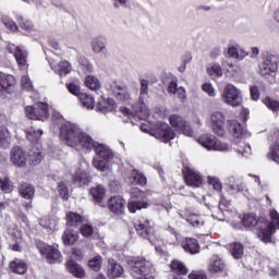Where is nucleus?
Here are the masks:
<instances>
[{"instance_id": "bf43d9fd", "label": "nucleus", "mask_w": 279, "mask_h": 279, "mask_svg": "<svg viewBox=\"0 0 279 279\" xmlns=\"http://www.w3.org/2000/svg\"><path fill=\"white\" fill-rule=\"evenodd\" d=\"M250 93H251V99L253 101H258L260 99V89H258V86H251L250 87Z\"/></svg>"}, {"instance_id": "774afa93", "label": "nucleus", "mask_w": 279, "mask_h": 279, "mask_svg": "<svg viewBox=\"0 0 279 279\" xmlns=\"http://www.w3.org/2000/svg\"><path fill=\"white\" fill-rule=\"evenodd\" d=\"M190 279H208V277L202 272H192L189 275Z\"/></svg>"}, {"instance_id": "5701e85b", "label": "nucleus", "mask_w": 279, "mask_h": 279, "mask_svg": "<svg viewBox=\"0 0 279 279\" xmlns=\"http://www.w3.org/2000/svg\"><path fill=\"white\" fill-rule=\"evenodd\" d=\"M111 90L120 101H128L130 99V93L125 89V85H119V83L113 82Z\"/></svg>"}, {"instance_id": "20e7f679", "label": "nucleus", "mask_w": 279, "mask_h": 279, "mask_svg": "<svg viewBox=\"0 0 279 279\" xmlns=\"http://www.w3.org/2000/svg\"><path fill=\"white\" fill-rule=\"evenodd\" d=\"M141 130L150 136H155L161 143H169L175 138V131L166 122H156L151 128L147 124H142Z\"/></svg>"}, {"instance_id": "1a4fd4ad", "label": "nucleus", "mask_w": 279, "mask_h": 279, "mask_svg": "<svg viewBox=\"0 0 279 279\" xmlns=\"http://www.w3.org/2000/svg\"><path fill=\"white\" fill-rule=\"evenodd\" d=\"M222 101L227 104V106H232V108H236L243 102V97L241 96V90L232 84H228L225 86L222 92Z\"/></svg>"}, {"instance_id": "393cba45", "label": "nucleus", "mask_w": 279, "mask_h": 279, "mask_svg": "<svg viewBox=\"0 0 279 279\" xmlns=\"http://www.w3.org/2000/svg\"><path fill=\"white\" fill-rule=\"evenodd\" d=\"M228 130L234 138H241L243 136V126L236 120L227 121Z\"/></svg>"}, {"instance_id": "f257e3e1", "label": "nucleus", "mask_w": 279, "mask_h": 279, "mask_svg": "<svg viewBox=\"0 0 279 279\" xmlns=\"http://www.w3.org/2000/svg\"><path fill=\"white\" fill-rule=\"evenodd\" d=\"M60 136L69 147L82 149L83 151H90L97 144L90 135L82 132V129H80L77 124H73L71 122L61 126Z\"/></svg>"}, {"instance_id": "5fc2aeb1", "label": "nucleus", "mask_w": 279, "mask_h": 279, "mask_svg": "<svg viewBox=\"0 0 279 279\" xmlns=\"http://www.w3.org/2000/svg\"><path fill=\"white\" fill-rule=\"evenodd\" d=\"M81 234L83 236H85L86 239L93 236V232H95V230L93 229V226L90 225H83L81 228Z\"/></svg>"}, {"instance_id": "0eeeda50", "label": "nucleus", "mask_w": 279, "mask_h": 279, "mask_svg": "<svg viewBox=\"0 0 279 279\" xmlns=\"http://www.w3.org/2000/svg\"><path fill=\"white\" fill-rule=\"evenodd\" d=\"M134 228L142 239H147L151 245H156V235H154V228H151V222L146 218H141L135 220Z\"/></svg>"}, {"instance_id": "37998d69", "label": "nucleus", "mask_w": 279, "mask_h": 279, "mask_svg": "<svg viewBox=\"0 0 279 279\" xmlns=\"http://www.w3.org/2000/svg\"><path fill=\"white\" fill-rule=\"evenodd\" d=\"M108 160L100 157H96L93 160V166L98 169V171H108Z\"/></svg>"}, {"instance_id": "603ef678", "label": "nucleus", "mask_w": 279, "mask_h": 279, "mask_svg": "<svg viewBox=\"0 0 279 279\" xmlns=\"http://www.w3.org/2000/svg\"><path fill=\"white\" fill-rule=\"evenodd\" d=\"M130 195L132 199H145V192L141 191L138 187H132L130 190Z\"/></svg>"}, {"instance_id": "0e129e2a", "label": "nucleus", "mask_w": 279, "mask_h": 279, "mask_svg": "<svg viewBox=\"0 0 279 279\" xmlns=\"http://www.w3.org/2000/svg\"><path fill=\"white\" fill-rule=\"evenodd\" d=\"M203 90H204V93H207V95H209V97H215V88L213 87V85L210 83L203 84Z\"/></svg>"}, {"instance_id": "7ed1b4c3", "label": "nucleus", "mask_w": 279, "mask_h": 279, "mask_svg": "<svg viewBox=\"0 0 279 279\" xmlns=\"http://www.w3.org/2000/svg\"><path fill=\"white\" fill-rule=\"evenodd\" d=\"M148 97L149 81L142 78L138 105L135 107L134 112L130 110L128 107H122L121 112H123V114H133V117H137V119H147L149 117V108L147 107Z\"/></svg>"}, {"instance_id": "338daca9", "label": "nucleus", "mask_w": 279, "mask_h": 279, "mask_svg": "<svg viewBox=\"0 0 279 279\" xmlns=\"http://www.w3.org/2000/svg\"><path fill=\"white\" fill-rule=\"evenodd\" d=\"M191 60H193V54L191 52H185L182 57L183 71H184V69H186V64H189V62H191Z\"/></svg>"}, {"instance_id": "052dcab7", "label": "nucleus", "mask_w": 279, "mask_h": 279, "mask_svg": "<svg viewBox=\"0 0 279 279\" xmlns=\"http://www.w3.org/2000/svg\"><path fill=\"white\" fill-rule=\"evenodd\" d=\"M207 182L215 191H221V182L216 177H208Z\"/></svg>"}, {"instance_id": "ddd939ff", "label": "nucleus", "mask_w": 279, "mask_h": 279, "mask_svg": "<svg viewBox=\"0 0 279 279\" xmlns=\"http://www.w3.org/2000/svg\"><path fill=\"white\" fill-rule=\"evenodd\" d=\"M44 52L46 53V59L48 60V63L52 71H73V66L71 65V62L66 60L56 61V59H52L51 57H49V53H51V51L45 48H44Z\"/></svg>"}, {"instance_id": "f3484780", "label": "nucleus", "mask_w": 279, "mask_h": 279, "mask_svg": "<svg viewBox=\"0 0 279 279\" xmlns=\"http://www.w3.org/2000/svg\"><path fill=\"white\" fill-rule=\"evenodd\" d=\"M123 276V266L114 259H109L107 267V277L110 279L121 278Z\"/></svg>"}, {"instance_id": "b1692460", "label": "nucleus", "mask_w": 279, "mask_h": 279, "mask_svg": "<svg viewBox=\"0 0 279 279\" xmlns=\"http://www.w3.org/2000/svg\"><path fill=\"white\" fill-rule=\"evenodd\" d=\"M92 49L94 53H108V41L104 37H98L92 40Z\"/></svg>"}, {"instance_id": "bb28decb", "label": "nucleus", "mask_w": 279, "mask_h": 279, "mask_svg": "<svg viewBox=\"0 0 279 279\" xmlns=\"http://www.w3.org/2000/svg\"><path fill=\"white\" fill-rule=\"evenodd\" d=\"M11 142L12 135L10 134L8 128L0 126V147L2 149H8V147H10Z\"/></svg>"}, {"instance_id": "dca6fc26", "label": "nucleus", "mask_w": 279, "mask_h": 279, "mask_svg": "<svg viewBox=\"0 0 279 279\" xmlns=\"http://www.w3.org/2000/svg\"><path fill=\"white\" fill-rule=\"evenodd\" d=\"M208 271L210 274H222V276L226 278L228 276V272H226V264L219 256L215 255L211 257L209 265H208Z\"/></svg>"}, {"instance_id": "a211bd4d", "label": "nucleus", "mask_w": 279, "mask_h": 279, "mask_svg": "<svg viewBox=\"0 0 279 279\" xmlns=\"http://www.w3.org/2000/svg\"><path fill=\"white\" fill-rule=\"evenodd\" d=\"M27 50L16 47L14 58L21 71H27V69H29V64H27Z\"/></svg>"}, {"instance_id": "6e6552de", "label": "nucleus", "mask_w": 279, "mask_h": 279, "mask_svg": "<svg viewBox=\"0 0 279 279\" xmlns=\"http://www.w3.org/2000/svg\"><path fill=\"white\" fill-rule=\"evenodd\" d=\"M48 108L49 106L47 105V102H38L35 105V107L26 106L24 110L27 119L46 121V119H49Z\"/></svg>"}, {"instance_id": "423d86ee", "label": "nucleus", "mask_w": 279, "mask_h": 279, "mask_svg": "<svg viewBox=\"0 0 279 279\" xmlns=\"http://www.w3.org/2000/svg\"><path fill=\"white\" fill-rule=\"evenodd\" d=\"M197 143L208 151H230L231 147L228 143L217 140L215 135L204 134L197 138Z\"/></svg>"}, {"instance_id": "864d4df0", "label": "nucleus", "mask_w": 279, "mask_h": 279, "mask_svg": "<svg viewBox=\"0 0 279 279\" xmlns=\"http://www.w3.org/2000/svg\"><path fill=\"white\" fill-rule=\"evenodd\" d=\"M3 25L7 27V29H10V32H19V26L16 23L8 17L2 19Z\"/></svg>"}, {"instance_id": "473e14b6", "label": "nucleus", "mask_w": 279, "mask_h": 279, "mask_svg": "<svg viewBox=\"0 0 279 279\" xmlns=\"http://www.w3.org/2000/svg\"><path fill=\"white\" fill-rule=\"evenodd\" d=\"M78 99L83 108H86L87 110H93V108H95V98H93V96L86 93H82L80 94Z\"/></svg>"}, {"instance_id": "c03bdc74", "label": "nucleus", "mask_w": 279, "mask_h": 279, "mask_svg": "<svg viewBox=\"0 0 279 279\" xmlns=\"http://www.w3.org/2000/svg\"><path fill=\"white\" fill-rule=\"evenodd\" d=\"M242 222L244 228H254V226L258 223V220H256V216H254V214H247L244 215Z\"/></svg>"}, {"instance_id": "8fccbe9b", "label": "nucleus", "mask_w": 279, "mask_h": 279, "mask_svg": "<svg viewBox=\"0 0 279 279\" xmlns=\"http://www.w3.org/2000/svg\"><path fill=\"white\" fill-rule=\"evenodd\" d=\"M186 222L191 223L193 228H199L204 225V219H202V217H199L198 215H192L186 218Z\"/></svg>"}, {"instance_id": "49530a36", "label": "nucleus", "mask_w": 279, "mask_h": 279, "mask_svg": "<svg viewBox=\"0 0 279 279\" xmlns=\"http://www.w3.org/2000/svg\"><path fill=\"white\" fill-rule=\"evenodd\" d=\"M0 189L3 193H12L14 191V185H12L10 178L0 179Z\"/></svg>"}, {"instance_id": "c85d7f7f", "label": "nucleus", "mask_w": 279, "mask_h": 279, "mask_svg": "<svg viewBox=\"0 0 279 279\" xmlns=\"http://www.w3.org/2000/svg\"><path fill=\"white\" fill-rule=\"evenodd\" d=\"M229 252H230L231 256H233V258H235V260L243 258V254H244L243 244H241L239 242L231 243L229 245Z\"/></svg>"}, {"instance_id": "9b49d317", "label": "nucleus", "mask_w": 279, "mask_h": 279, "mask_svg": "<svg viewBox=\"0 0 279 279\" xmlns=\"http://www.w3.org/2000/svg\"><path fill=\"white\" fill-rule=\"evenodd\" d=\"M278 54L265 50L262 52V62L259 63L260 71H278Z\"/></svg>"}, {"instance_id": "c9c22d12", "label": "nucleus", "mask_w": 279, "mask_h": 279, "mask_svg": "<svg viewBox=\"0 0 279 279\" xmlns=\"http://www.w3.org/2000/svg\"><path fill=\"white\" fill-rule=\"evenodd\" d=\"M64 245H73L77 241V232L66 229L62 235Z\"/></svg>"}, {"instance_id": "f704fd0d", "label": "nucleus", "mask_w": 279, "mask_h": 279, "mask_svg": "<svg viewBox=\"0 0 279 279\" xmlns=\"http://www.w3.org/2000/svg\"><path fill=\"white\" fill-rule=\"evenodd\" d=\"M170 269L172 271H175V274H179L180 276H186L189 274V269H186V266L182 264V262L174 259L170 264Z\"/></svg>"}, {"instance_id": "39448f33", "label": "nucleus", "mask_w": 279, "mask_h": 279, "mask_svg": "<svg viewBox=\"0 0 279 279\" xmlns=\"http://www.w3.org/2000/svg\"><path fill=\"white\" fill-rule=\"evenodd\" d=\"M129 271L133 279H151V263L147 259L138 258L129 262Z\"/></svg>"}, {"instance_id": "de8ad7c7", "label": "nucleus", "mask_w": 279, "mask_h": 279, "mask_svg": "<svg viewBox=\"0 0 279 279\" xmlns=\"http://www.w3.org/2000/svg\"><path fill=\"white\" fill-rule=\"evenodd\" d=\"M132 178L135 184H140L141 186H145V184H147V178L145 174L138 172L137 170L132 172Z\"/></svg>"}, {"instance_id": "79ce46f5", "label": "nucleus", "mask_w": 279, "mask_h": 279, "mask_svg": "<svg viewBox=\"0 0 279 279\" xmlns=\"http://www.w3.org/2000/svg\"><path fill=\"white\" fill-rule=\"evenodd\" d=\"M68 218V225L72 228H75L77 226H80V223H82V216H80L78 214L75 213H69L66 215Z\"/></svg>"}, {"instance_id": "e2e57ef3", "label": "nucleus", "mask_w": 279, "mask_h": 279, "mask_svg": "<svg viewBox=\"0 0 279 279\" xmlns=\"http://www.w3.org/2000/svg\"><path fill=\"white\" fill-rule=\"evenodd\" d=\"M179 132H182L185 136H193L195 132H193V129L191 128V124L189 122H185V125L179 130Z\"/></svg>"}, {"instance_id": "f8f14e48", "label": "nucleus", "mask_w": 279, "mask_h": 279, "mask_svg": "<svg viewBox=\"0 0 279 279\" xmlns=\"http://www.w3.org/2000/svg\"><path fill=\"white\" fill-rule=\"evenodd\" d=\"M210 124L213 132L217 134V136H223L226 134V117L220 111H214L210 114Z\"/></svg>"}, {"instance_id": "7c9ffc66", "label": "nucleus", "mask_w": 279, "mask_h": 279, "mask_svg": "<svg viewBox=\"0 0 279 279\" xmlns=\"http://www.w3.org/2000/svg\"><path fill=\"white\" fill-rule=\"evenodd\" d=\"M14 84H16V78H14L13 75L0 72V86L4 90H8V87L9 86H14Z\"/></svg>"}, {"instance_id": "680f3d73", "label": "nucleus", "mask_w": 279, "mask_h": 279, "mask_svg": "<svg viewBox=\"0 0 279 279\" xmlns=\"http://www.w3.org/2000/svg\"><path fill=\"white\" fill-rule=\"evenodd\" d=\"M22 86L26 90H34V85L32 84V80H29V76L27 75L22 76Z\"/></svg>"}, {"instance_id": "2f4dec72", "label": "nucleus", "mask_w": 279, "mask_h": 279, "mask_svg": "<svg viewBox=\"0 0 279 279\" xmlns=\"http://www.w3.org/2000/svg\"><path fill=\"white\" fill-rule=\"evenodd\" d=\"M43 136V130L32 126L26 131V138L31 143H38Z\"/></svg>"}, {"instance_id": "13d9d810", "label": "nucleus", "mask_w": 279, "mask_h": 279, "mask_svg": "<svg viewBox=\"0 0 279 279\" xmlns=\"http://www.w3.org/2000/svg\"><path fill=\"white\" fill-rule=\"evenodd\" d=\"M66 88L69 93H71V95H75L76 97H80V95H82V93H80L81 90L80 85L75 83L66 84Z\"/></svg>"}, {"instance_id": "a19ab883", "label": "nucleus", "mask_w": 279, "mask_h": 279, "mask_svg": "<svg viewBox=\"0 0 279 279\" xmlns=\"http://www.w3.org/2000/svg\"><path fill=\"white\" fill-rule=\"evenodd\" d=\"M148 204L147 202H141V201H131L128 204V208L130 213H136V210H143V208H147Z\"/></svg>"}, {"instance_id": "4468645a", "label": "nucleus", "mask_w": 279, "mask_h": 279, "mask_svg": "<svg viewBox=\"0 0 279 279\" xmlns=\"http://www.w3.org/2000/svg\"><path fill=\"white\" fill-rule=\"evenodd\" d=\"M40 254L48 259L49 263H56V260H60L62 258V253L54 246L49 244H43L40 247Z\"/></svg>"}, {"instance_id": "4be33fe9", "label": "nucleus", "mask_w": 279, "mask_h": 279, "mask_svg": "<svg viewBox=\"0 0 279 279\" xmlns=\"http://www.w3.org/2000/svg\"><path fill=\"white\" fill-rule=\"evenodd\" d=\"M94 151L98 158H102L104 160H112L113 158L112 150L107 145L96 143Z\"/></svg>"}, {"instance_id": "3c124183", "label": "nucleus", "mask_w": 279, "mask_h": 279, "mask_svg": "<svg viewBox=\"0 0 279 279\" xmlns=\"http://www.w3.org/2000/svg\"><path fill=\"white\" fill-rule=\"evenodd\" d=\"M238 154H240L242 157L244 158H250V156L252 155V147H250L248 144H241L238 148H236Z\"/></svg>"}, {"instance_id": "9d476101", "label": "nucleus", "mask_w": 279, "mask_h": 279, "mask_svg": "<svg viewBox=\"0 0 279 279\" xmlns=\"http://www.w3.org/2000/svg\"><path fill=\"white\" fill-rule=\"evenodd\" d=\"M270 223L266 229H262L258 232V239L263 241V243H271V234L276 232V228L279 230V214L276 209L270 210Z\"/></svg>"}, {"instance_id": "cd10ccee", "label": "nucleus", "mask_w": 279, "mask_h": 279, "mask_svg": "<svg viewBox=\"0 0 279 279\" xmlns=\"http://www.w3.org/2000/svg\"><path fill=\"white\" fill-rule=\"evenodd\" d=\"M17 191L24 199H34L35 190L32 184L21 183L17 187Z\"/></svg>"}, {"instance_id": "f03ea898", "label": "nucleus", "mask_w": 279, "mask_h": 279, "mask_svg": "<svg viewBox=\"0 0 279 279\" xmlns=\"http://www.w3.org/2000/svg\"><path fill=\"white\" fill-rule=\"evenodd\" d=\"M10 158L14 167H27V158H29L33 165H40L43 161V149L33 146L27 155L21 146H14L10 151Z\"/></svg>"}, {"instance_id": "a18cd8bd", "label": "nucleus", "mask_w": 279, "mask_h": 279, "mask_svg": "<svg viewBox=\"0 0 279 279\" xmlns=\"http://www.w3.org/2000/svg\"><path fill=\"white\" fill-rule=\"evenodd\" d=\"M263 104H265V106L271 110L272 112H278L279 110V101L278 100H274L271 97L266 96L263 100Z\"/></svg>"}, {"instance_id": "412c9836", "label": "nucleus", "mask_w": 279, "mask_h": 279, "mask_svg": "<svg viewBox=\"0 0 279 279\" xmlns=\"http://www.w3.org/2000/svg\"><path fill=\"white\" fill-rule=\"evenodd\" d=\"M185 182L187 186L197 189V186H202V175L194 170L187 169L185 172Z\"/></svg>"}, {"instance_id": "a878e982", "label": "nucleus", "mask_w": 279, "mask_h": 279, "mask_svg": "<svg viewBox=\"0 0 279 279\" xmlns=\"http://www.w3.org/2000/svg\"><path fill=\"white\" fill-rule=\"evenodd\" d=\"M9 267L13 274H17L20 276H23V274L27 271V264L19 258L11 262Z\"/></svg>"}, {"instance_id": "69168bd1", "label": "nucleus", "mask_w": 279, "mask_h": 279, "mask_svg": "<svg viewBox=\"0 0 279 279\" xmlns=\"http://www.w3.org/2000/svg\"><path fill=\"white\" fill-rule=\"evenodd\" d=\"M229 58H233L234 60H239V49L236 47L231 46L228 48Z\"/></svg>"}, {"instance_id": "2eb2a0df", "label": "nucleus", "mask_w": 279, "mask_h": 279, "mask_svg": "<svg viewBox=\"0 0 279 279\" xmlns=\"http://www.w3.org/2000/svg\"><path fill=\"white\" fill-rule=\"evenodd\" d=\"M108 207L113 215H123L125 211V199L121 196H112L108 201Z\"/></svg>"}, {"instance_id": "6ab92c4d", "label": "nucleus", "mask_w": 279, "mask_h": 279, "mask_svg": "<svg viewBox=\"0 0 279 279\" xmlns=\"http://www.w3.org/2000/svg\"><path fill=\"white\" fill-rule=\"evenodd\" d=\"M182 247L189 254H199L202 246H199V242L193 238H186L182 242Z\"/></svg>"}, {"instance_id": "58836bf2", "label": "nucleus", "mask_w": 279, "mask_h": 279, "mask_svg": "<svg viewBox=\"0 0 279 279\" xmlns=\"http://www.w3.org/2000/svg\"><path fill=\"white\" fill-rule=\"evenodd\" d=\"M16 21L24 32H34V24L31 21L25 20L22 15H16Z\"/></svg>"}, {"instance_id": "4c0bfd02", "label": "nucleus", "mask_w": 279, "mask_h": 279, "mask_svg": "<svg viewBox=\"0 0 279 279\" xmlns=\"http://www.w3.org/2000/svg\"><path fill=\"white\" fill-rule=\"evenodd\" d=\"M170 124L172 128H175L178 131L182 128H184L186 120L184 118L178 116V114H172L169 117Z\"/></svg>"}, {"instance_id": "e433bc0d", "label": "nucleus", "mask_w": 279, "mask_h": 279, "mask_svg": "<svg viewBox=\"0 0 279 279\" xmlns=\"http://www.w3.org/2000/svg\"><path fill=\"white\" fill-rule=\"evenodd\" d=\"M74 182H80L81 184H88L90 182V177L88 175V172L78 169L74 177H73Z\"/></svg>"}, {"instance_id": "6e6d98bb", "label": "nucleus", "mask_w": 279, "mask_h": 279, "mask_svg": "<svg viewBox=\"0 0 279 279\" xmlns=\"http://www.w3.org/2000/svg\"><path fill=\"white\" fill-rule=\"evenodd\" d=\"M268 158H270L275 162H279V143H277L268 153Z\"/></svg>"}, {"instance_id": "ea45409f", "label": "nucleus", "mask_w": 279, "mask_h": 279, "mask_svg": "<svg viewBox=\"0 0 279 279\" xmlns=\"http://www.w3.org/2000/svg\"><path fill=\"white\" fill-rule=\"evenodd\" d=\"M85 85L90 90H99V88L101 86V84L99 83V80L93 75L86 76Z\"/></svg>"}, {"instance_id": "72a5a7b5", "label": "nucleus", "mask_w": 279, "mask_h": 279, "mask_svg": "<svg viewBox=\"0 0 279 279\" xmlns=\"http://www.w3.org/2000/svg\"><path fill=\"white\" fill-rule=\"evenodd\" d=\"M66 267L68 271H70L72 276H75L76 278H82V276H84V269L82 268V266L73 260H69Z\"/></svg>"}, {"instance_id": "aec40b11", "label": "nucleus", "mask_w": 279, "mask_h": 279, "mask_svg": "<svg viewBox=\"0 0 279 279\" xmlns=\"http://www.w3.org/2000/svg\"><path fill=\"white\" fill-rule=\"evenodd\" d=\"M168 93L177 95L182 102L186 101V89L184 87H178V78L169 83Z\"/></svg>"}, {"instance_id": "c756f323", "label": "nucleus", "mask_w": 279, "mask_h": 279, "mask_svg": "<svg viewBox=\"0 0 279 279\" xmlns=\"http://www.w3.org/2000/svg\"><path fill=\"white\" fill-rule=\"evenodd\" d=\"M89 193L96 204H101L104 197L106 196V189L101 185L94 186L89 190Z\"/></svg>"}, {"instance_id": "4d7b16f0", "label": "nucleus", "mask_w": 279, "mask_h": 279, "mask_svg": "<svg viewBox=\"0 0 279 279\" xmlns=\"http://www.w3.org/2000/svg\"><path fill=\"white\" fill-rule=\"evenodd\" d=\"M58 192L62 199H69V189L64 183L61 182L58 184Z\"/></svg>"}, {"instance_id": "09e8293b", "label": "nucleus", "mask_w": 279, "mask_h": 279, "mask_svg": "<svg viewBox=\"0 0 279 279\" xmlns=\"http://www.w3.org/2000/svg\"><path fill=\"white\" fill-rule=\"evenodd\" d=\"M101 256L97 255L93 259L88 260V267L92 271H99L101 269Z\"/></svg>"}]
</instances>
